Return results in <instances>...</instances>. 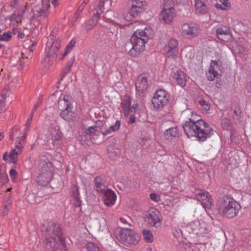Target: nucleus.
<instances>
[{
	"mask_svg": "<svg viewBox=\"0 0 251 251\" xmlns=\"http://www.w3.org/2000/svg\"><path fill=\"white\" fill-rule=\"evenodd\" d=\"M178 134V132L176 126L169 128L164 132L165 138L168 141L172 140L177 136Z\"/></svg>",
	"mask_w": 251,
	"mask_h": 251,
	"instance_id": "nucleus-26",
	"label": "nucleus"
},
{
	"mask_svg": "<svg viewBox=\"0 0 251 251\" xmlns=\"http://www.w3.org/2000/svg\"><path fill=\"white\" fill-rule=\"evenodd\" d=\"M182 35L186 39H193L200 33L199 26L194 23H184L181 26Z\"/></svg>",
	"mask_w": 251,
	"mask_h": 251,
	"instance_id": "nucleus-7",
	"label": "nucleus"
},
{
	"mask_svg": "<svg viewBox=\"0 0 251 251\" xmlns=\"http://www.w3.org/2000/svg\"><path fill=\"white\" fill-rule=\"evenodd\" d=\"M126 218H127V219H125L124 218H120V221H121V223H122L125 225H129V224L128 223V220H130V218L128 217H126Z\"/></svg>",
	"mask_w": 251,
	"mask_h": 251,
	"instance_id": "nucleus-51",
	"label": "nucleus"
},
{
	"mask_svg": "<svg viewBox=\"0 0 251 251\" xmlns=\"http://www.w3.org/2000/svg\"><path fill=\"white\" fill-rule=\"evenodd\" d=\"M61 46V44L57 41L53 42L51 45L48 43L46 48V53H49L51 56H54L56 59Z\"/></svg>",
	"mask_w": 251,
	"mask_h": 251,
	"instance_id": "nucleus-21",
	"label": "nucleus"
},
{
	"mask_svg": "<svg viewBox=\"0 0 251 251\" xmlns=\"http://www.w3.org/2000/svg\"><path fill=\"white\" fill-rule=\"evenodd\" d=\"M218 208L224 217L231 219L237 215L241 207L232 198L224 196L218 201Z\"/></svg>",
	"mask_w": 251,
	"mask_h": 251,
	"instance_id": "nucleus-4",
	"label": "nucleus"
},
{
	"mask_svg": "<svg viewBox=\"0 0 251 251\" xmlns=\"http://www.w3.org/2000/svg\"><path fill=\"white\" fill-rule=\"evenodd\" d=\"M178 42L175 39H171L165 46L164 50L167 58L175 59L178 54Z\"/></svg>",
	"mask_w": 251,
	"mask_h": 251,
	"instance_id": "nucleus-11",
	"label": "nucleus"
},
{
	"mask_svg": "<svg viewBox=\"0 0 251 251\" xmlns=\"http://www.w3.org/2000/svg\"><path fill=\"white\" fill-rule=\"evenodd\" d=\"M26 5H24V6L21 7L20 8V9L19 10V11H18V20L17 21V23L21 22V16L22 15H23L25 12V11H26Z\"/></svg>",
	"mask_w": 251,
	"mask_h": 251,
	"instance_id": "nucleus-40",
	"label": "nucleus"
},
{
	"mask_svg": "<svg viewBox=\"0 0 251 251\" xmlns=\"http://www.w3.org/2000/svg\"><path fill=\"white\" fill-rule=\"evenodd\" d=\"M100 132L102 134L103 136H106L108 134H109L111 132H112V131L110 130L109 128L108 129H106L105 130L103 131H101Z\"/></svg>",
	"mask_w": 251,
	"mask_h": 251,
	"instance_id": "nucleus-56",
	"label": "nucleus"
},
{
	"mask_svg": "<svg viewBox=\"0 0 251 251\" xmlns=\"http://www.w3.org/2000/svg\"><path fill=\"white\" fill-rule=\"evenodd\" d=\"M95 115H99L100 117V118L101 115H103V111H96V112L95 113Z\"/></svg>",
	"mask_w": 251,
	"mask_h": 251,
	"instance_id": "nucleus-62",
	"label": "nucleus"
},
{
	"mask_svg": "<svg viewBox=\"0 0 251 251\" xmlns=\"http://www.w3.org/2000/svg\"><path fill=\"white\" fill-rule=\"evenodd\" d=\"M151 32L149 27H145L144 30L137 29L134 32L130 39L132 47L128 52L129 55L136 57L144 51Z\"/></svg>",
	"mask_w": 251,
	"mask_h": 251,
	"instance_id": "nucleus-3",
	"label": "nucleus"
},
{
	"mask_svg": "<svg viewBox=\"0 0 251 251\" xmlns=\"http://www.w3.org/2000/svg\"><path fill=\"white\" fill-rule=\"evenodd\" d=\"M100 16V13L97 12L90 20L86 22L85 28L87 31L91 30L95 26L99 19Z\"/></svg>",
	"mask_w": 251,
	"mask_h": 251,
	"instance_id": "nucleus-29",
	"label": "nucleus"
},
{
	"mask_svg": "<svg viewBox=\"0 0 251 251\" xmlns=\"http://www.w3.org/2000/svg\"><path fill=\"white\" fill-rule=\"evenodd\" d=\"M199 104L201 106L199 108L201 109V110H209L210 109V104L208 103L204 100H201L199 101Z\"/></svg>",
	"mask_w": 251,
	"mask_h": 251,
	"instance_id": "nucleus-39",
	"label": "nucleus"
},
{
	"mask_svg": "<svg viewBox=\"0 0 251 251\" xmlns=\"http://www.w3.org/2000/svg\"><path fill=\"white\" fill-rule=\"evenodd\" d=\"M222 62L221 61L212 60L208 71L206 72V76L210 81L213 80L218 75L217 70H220Z\"/></svg>",
	"mask_w": 251,
	"mask_h": 251,
	"instance_id": "nucleus-15",
	"label": "nucleus"
},
{
	"mask_svg": "<svg viewBox=\"0 0 251 251\" xmlns=\"http://www.w3.org/2000/svg\"><path fill=\"white\" fill-rule=\"evenodd\" d=\"M74 100L71 96L60 94L58 101V110H70L73 108Z\"/></svg>",
	"mask_w": 251,
	"mask_h": 251,
	"instance_id": "nucleus-12",
	"label": "nucleus"
},
{
	"mask_svg": "<svg viewBox=\"0 0 251 251\" xmlns=\"http://www.w3.org/2000/svg\"><path fill=\"white\" fill-rule=\"evenodd\" d=\"M188 137L195 136L199 141L203 142L213 134L214 130L203 120L198 118H190L183 126Z\"/></svg>",
	"mask_w": 251,
	"mask_h": 251,
	"instance_id": "nucleus-1",
	"label": "nucleus"
},
{
	"mask_svg": "<svg viewBox=\"0 0 251 251\" xmlns=\"http://www.w3.org/2000/svg\"><path fill=\"white\" fill-rule=\"evenodd\" d=\"M70 69L66 67L63 70V72L62 73V77L60 81H58L57 83H59L60 81L63 79V78L64 77V76L66 75L67 74H68L70 71Z\"/></svg>",
	"mask_w": 251,
	"mask_h": 251,
	"instance_id": "nucleus-46",
	"label": "nucleus"
},
{
	"mask_svg": "<svg viewBox=\"0 0 251 251\" xmlns=\"http://www.w3.org/2000/svg\"><path fill=\"white\" fill-rule=\"evenodd\" d=\"M27 30V29H25L22 30L21 29L14 28L13 33L15 35H17L20 39H23L25 36V33L24 31Z\"/></svg>",
	"mask_w": 251,
	"mask_h": 251,
	"instance_id": "nucleus-35",
	"label": "nucleus"
},
{
	"mask_svg": "<svg viewBox=\"0 0 251 251\" xmlns=\"http://www.w3.org/2000/svg\"><path fill=\"white\" fill-rule=\"evenodd\" d=\"M19 0H12L10 5L11 7L15 8L19 3Z\"/></svg>",
	"mask_w": 251,
	"mask_h": 251,
	"instance_id": "nucleus-53",
	"label": "nucleus"
},
{
	"mask_svg": "<svg viewBox=\"0 0 251 251\" xmlns=\"http://www.w3.org/2000/svg\"><path fill=\"white\" fill-rule=\"evenodd\" d=\"M12 38V34L10 32H5L0 36V41L8 42Z\"/></svg>",
	"mask_w": 251,
	"mask_h": 251,
	"instance_id": "nucleus-37",
	"label": "nucleus"
},
{
	"mask_svg": "<svg viewBox=\"0 0 251 251\" xmlns=\"http://www.w3.org/2000/svg\"><path fill=\"white\" fill-rule=\"evenodd\" d=\"M194 51L193 50H191L190 51H189L188 54L186 55V57L187 56H189V57L190 58H192V57H193L194 55Z\"/></svg>",
	"mask_w": 251,
	"mask_h": 251,
	"instance_id": "nucleus-61",
	"label": "nucleus"
},
{
	"mask_svg": "<svg viewBox=\"0 0 251 251\" xmlns=\"http://www.w3.org/2000/svg\"><path fill=\"white\" fill-rule=\"evenodd\" d=\"M75 44V41L72 40L66 46L64 52L60 57V60H63L65 56L73 50Z\"/></svg>",
	"mask_w": 251,
	"mask_h": 251,
	"instance_id": "nucleus-33",
	"label": "nucleus"
},
{
	"mask_svg": "<svg viewBox=\"0 0 251 251\" xmlns=\"http://www.w3.org/2000/svg\"><path fill=\"white\" fill-rule=\"evenodd\" d=\"M104 6V3L102 1H100L99 4V10H97V12H98L100 13V14L102 12V8Z\"/></svg>",
	"mask_w": 251,
	"mask_h": 251,
	"instance_id": "nucleus-55",
	"label": "nucleus"
},
{
	"mask_svg": "<svg viewBox=\"0 0 251 251\" xmlns=\"http://www.w3.org/2000/svg\"><path fill=\"white\" fill-rule=\"evenodd\" d=\"M100 131V128L98 126H90L87 128H83L80 134L81 140L85 142L88 138L90 139L92 136L97 134V133H99Z\"/></svg>",
	"mask_w": 251,
	"mask_h": 251,
	"instance_id": "nucleus-19",
	"label": "nucleus"
},
{
	"mask_svg": "<svg viewBox=\"0 0 251 251\" xmlns=\"http://www.w3.org/2000/svg\"><path fill=\"white\" fill-rule=\"evenodd\" d=\"M58 94V92H55V93H54L50 97V100H54L55 98L56 97V96H57V95Z\"/></svg>",
	"mask_w": 251,
	"mask_h": 251,
	"instance_id": "nucleus-63",
	"label": "nucleus"
},
{
	"mask_svg": "<svg viewBox=\"0 0 251 251\" xmlns=\"http://www.w3.org/2000/svg\"><path fill=\"white\" fill-rule=\"evenodd\" d=\"M195 193L197 196V199L201 201L203 206L209 208L211 206L212 202L209 193L202 190H196Z\"/></svg>",
	"mask_w": 251,
	"mask_h": 251,
	"instance_id": "nucleus-16",
	"label": "nucleus"
},
{
	"mask_svg": "<svg viewBox=\"0 0 251 251\" xmlns=\"http://www.w3.org/2000/svg\"><path fill=\"white\" fill-rule=\"evenodd\" d=\"M18 153L15 149L11 151L9 154V158L11 160L10 162H12L13 163H16L17 161Z\"/></svg>",
	"mask_w": 251,
	"mask_h": 251,
	"instance_id": "nucleus-36",
	"label": "nucleus"
},
{
	"mask_svg": "<svg viewBox=\"0 0 251 251\" xmlns=\"http://www.w3.org/2000/svg\"><path fill=\"white\" fill-rule=\"evenodd\" d=\"M75 61V57L73 56L71 57L70 60L68 61L66 66L67 67L70 68L71 69L74 61Z\"/></svg>",
	"mask_w": 251,
	"mask_h": 251,
	"instance_id": "nucleus-48",
	"label": "nucleus"
},
{
	"mask_svg": "<svg viewBox=\"0 0 251 251\" xmlns=\"http://www.w3.org/2000/svg\"><path fill=\"white\" fill-rule=\"evenodd\" d=\"M41 173L38 178V182L42 185H46L48 183L53 185L54 180L51 179L52 176V164L50 162H41L39 164Z\"/></svg>",
	"mask_w": 251,
	"mask_h": 251,
	"instance_id": "nucleus-5",
	"label": "nucleus"
},
{
	"mask_svg": "<svg viewBox=\"0 0 251 251\" xmlns=\"http://www.w3.org/2000/svg\"><path fill=\"white\" fill-rule=\"evenodd\" d=\"M146 3L144 1L134 0L131 1V7L128 11V15L131 18L137 17L140 13L144 12L146 9Z\"/></svg>",
	"mask_w": 251,
	"mask_h": 251,
	"instance_id": "nucleus-10",
	"label": "nucleus"
},
{
	"mask_svg": "<svg viewBox=\"0 0 251 251\" xmlns=\"http://www.w3.org/2000/svg\"><path fill=\"white\" fill-rule=\"evenodd\" d=\"M143 107L142 105L138 102V101H133V104H131L130 109L133 110H136V109H141Z\"/></svg>",
	"mask_w": 251,
	"mask_h": 251,
	"instance_id": "nucleus-43",
	"label": "nucleus"
},
{
	"mask_svg": "<svg viewBox=\"0 0 251 251\" xmlns=\"http://www.w3.org/2000/svg\"><path fill=\"white\" fill-rule=\"evenodd\" d=\"M233 114H234V115H233V118L235 119V118H236V117L235 116H236L237 117L238 116L241 114V111L234 110V111H233Z\"/></svg>",
	"mask_w": 251,
	"mask_h": 251,
	"instance_id": "nucleus-59",
	"label": "nucleus"
},
{
	"mask_svg": "<svg viewBox=\"0 0 251 251\" xmlns=\"http://www.w3.org/2000/svg\"><path fill=\"white\" fill-rule=\"evenodd\" d=\"M60 115L63 119L68 121L75 120L77 117V114L75 111H62Z\"/></svg>",
	"mask_w": 251,
	"mask_h": 251,
	"instance_id": "nucleus-27",
	"label": "nucleus"
},
{
	"mask_svg": "<svg viewBox=\"0 0 251 251\" xmlns=\"http://www.w3.org/2000/svg\"><path fill=\"white\" fill-rule=\"evenodd\" d=\"M33 112H32L30 114V118H29L27 121H26V126L27 127V130L28 129L29 126H30L31 124V121H32V118H33ZM26 130V129H25V131Z\"/></svg>",
	"mask_w": 251,
	"mask_h": 251,
	"instance_id": "nucleus-47",
	"label": "nucleus"
},
{
	"mask_svg": "<svg viewBox=\"0 0 251 251\" xmlns=\"http://www.w3.org/2000/svg\"><path fill=\"white\" fill-rule=\"evenodd\" d=\"M81 251H102L97 245L93 243H88L82 247Z\"/></svg>",
	"mask_w": 251,
	"mask_h": 251,
	"instance_id": "nucleus-32",
	"label": "nucleus"
},
{
	"mask_svg": "<svg viewBox=\"0 0 251 251\" xmlns=\"http://www.w3.org/2000/svg\"><path fill=\"white\" fill-rule=\"evenodd\" d=\"M5 98L3 96L0 98V110L4 108Z\"/></svg>",
	"mask_w": 251,
	"mask_h": 251,
	"instance_id": "nucleus-50",
	"label": "nucleus"
},
{
	"mask_svg": "<svg viewBox=\"0 0 251 251\" xmlns=\"http://www.w3.org/2000/svg\"><path fill=\"white\" fill-rule=\"evenodd\" d=\"M191 118H198L199 119H200V116L195 111H192L191 113Z\"/></svg>",
	"mask_w": 251,
	"mask_h": 251,
	"instance_id": "nucleus-58",
	"label": "nucleus"
},
{
	"mask_svg": "<svg viewBox=\"0 0 251 251\" xmlns=\"http://www.w3.org/2000/svg\"><path fill=\"white\" fill-rule=\"evenodd\" d=\"M215 7L219 9L226 10L230 6V3L228 0H218Z\"/></svg>",
	"mask_w": 251,
	"mask_h": 251,
	"instance_id": "nucleus-31",
	"label": "nucleus"
},
{
	"mask_svg": "<svg viewBox=\"0 0 251 251\" xmlns=\"http://www.w3.org/2000/svg\"><path fill=\"white\" fill-rule=\"evenodd\" d=\"M78 189L77 185L75 184L72 185L71 187L70 195L74 199V204L75 207H79L81 204Z\"/></svg>",
	"mask_w": 251,
	"mask_h": 251,
	"instance_id": "nucleus-23",
	"label": "nucleus"
},
{
	"mask_svg": "<svg viewBox=\"0 0 251 251\" xmlns=\"http://www.w3.org/2000/svg\"><path fill=\"white\" fill-rule=\"evenodd\" d=\"M120 125V121L119 120H117L116 121L114 126H111L109 127V128L110 129L112 132H114L119 129Z\"/></svg>",
	"mask_w": 251,
	"mask_h": 251,
	"instance_id": "nucleus-41",
	"label": "nucleus"
},
{
	"mask_svg": "<svg viewBox=\"0 0 251 251\" xmlns=\"http://www.w3.org/2000/svg\"><path fill=\"white\" fill-rule=\"evenodd\" d=\"M62 235L58 224L53 223L47 227L44 233L46 239V251H67L65 239Z\"/></svg>",
	"mask_w": 251,
	"mask_h": 251,
	"instance_id": "nucleus-2",
	"label": "nucleus"
},
{
	"mask_svg": "<svg viewBox=\"0 0 251 251\" xmlns=\"http://www.w3.org/2000/svg\"><path fill=\"white\" fill-rule=\"evenodd\" d=\"M173 78L175 83L181 87L185 86L186 83V76L185 73L181 71H176L173 75Z\"/></svg>",
	"mask_w": 251,
	"mask_h": 251,
	"instance_id": "nucleus-22",
	"label": "nucleus"
},
{
	"mask_svg": "<svg viewBox=\"0 0 251 251\" xmlns=\"http://www.w3.org/2000/svg\"><path fill=\"white\" fill-rule=\"evenodd\" d=\"M103 193L104 195L102 201L104 204L108 207H110L114 204L116 200V195L114 192L111 190L107 189Z\"/></svg>",
	"mask_w": 251,
	"mask_h": 251,
	"instance_id": "nucleus-20",
	"label": "nucleus"
},
{
	"mask_svg": "<svg viewBox=\"0 0 251 251\" xmlns=\"http://www.w3.org/2000/svg\"><path fill=\"white\" fill-rule=\"evenodd\" d=\"M9 158V154H8L7 152H6L3 155V159L5 161H7Z\"/></svg>",
	"mask_w": 251,
	"mask_h": 251,
	"instance_id": "nucleus-60",
	"label": "nucleus"
},
{
	"mask_svg": "<svg viewBox=\"0 0 251 251\" xmlns=\"http://www.w3.org/2000/svg\"><path fill=\"white\" fill-rule=\"evenodd\" d=\"M136 94L143 97L148 88V78L145 75H141L137 78L135 83Z\"/></svg>",
	"mask_w": 251,
	"mask_h": 251,
	"instance_id": "nucleus-13",
	"label": "nucleus"
},
{
	"mask_svg": "<svg viewBox=\"0 0 251 251\" xmlns=\"http://www.w3.org/2000/svg\"><path fill=\"white\" fill-rule=\"evenodd\" d=\"M120 238L125 243L136 245L140 240V236L131 229H126L120 233Z\"/></svg>",
	"mask_w": 251,
	"mask_h": 251,
	"instance_id": "nucleus-9",
	"label": "nucleus"
},
{
	"mask_svg": "<svg viewBox=\"0 0 251 251\" xmlns=\"http://www.w3.org/2000/svg\"><path fill=\"white\" fill-rule=\"evenodd\" d=\"M150 198L151 200L155 202H158L160 200L159 195L156 193H151L150 194Z\"/></svg>",
	"mask_w": 251,
	"mask_h": 251,
	"instance_id": "nucleus-44",
	"label": "nucleus"
},
{
	"mask_svg": "<svg viewBox=\"0 0 251 251\" xmlns=\"http://www.w3.org/2000/svg\"><path fill=\"white\" fill-rule=\"evenodd\" d=\"M171 2L170 0H164V7L161 11L160 18L166 24L172 22L176 16L175 10L173 7H168L167 4Z\"/></svg>",
	"mask_w": 251,
	"mask_h": 251,
	"instance_id": "nucleus-8",
	"label": "nucleus"
},
{
	"mask_svg": "<svg viewBox=\"0 0 251 251\" xmlns=\"http://www.w3.org/2000/svg\"><path fill=\"white\" fill-rule=\"evenodd\" d=\"M95 186L97 188V191L98 192L103 193L106 190V186L105 180L103 175L97 176L95 178Z\"/></svg>",
	"mask_w": 251,
	"mask_h": 251,
	"instance_id": "nucleus-24",
	"label": "nucleus"
},
{
	"mask_svg": "<svg viewBox=\"0 0 251 251\" xmlns=\"http://www.w3.org/2000/svg\"><path fill=\"white\" fill-rule=\"evenodd\" d=\"M131 104V98L127 95L121 97V107L123 110H130Z\"/></svg>",
	"mask_w": 251,
	"mask_h": 251,
	"instance_id": "nucleus-28",
	"label": "nucleus"
},
{
	"mask_svg": "<svg viewBox=\"0 0 251 251\" xmlns=\"http://www.w3.org/2000/svg\"><path fill=\"white\" fill-rule=\"evenodd\" d=\"M0 179L2 184H6L9 180L8 175L5 173H1L0 175Z\"/></svg>",
	"mask_w": 251,
	"mask_h": 251,
	"instance_id": "nucleus-42",
	"label": "nucleus"
},
{
	"mask_svg": "<svg viewBox=\"0 0 251 251\" xmlns=\"http://www.w3.org/2000/svg\"><path fill=\"white\" fill-rule=\"evenodd\" d=\"M170 99V95L164 89L157 90L152 98V102L153 106L156 109L163 108L166 105Z\"/></svg>",
	"mask_w": 251,
	"mask_h": 251,
	"instance_id": "nucleus-6",
	"label": "nucleus"
},
{
	"mask_svg": "<svg viewBox=\"0 0 251 251\" xmlns=\"http://www.w3.org/2000/svg\"><path fill=\"white\" fill-rule=\"evenodd\" d=\"M135 117L134 115H131L130 116V118H129V122L130 124H133V123H135Z\"/></svg>",
	"mask_w": 251,
	"mask_h": 251,
	"instance_id": "nucleus-57",
	"label": "nucleus"
},
{
	"mask_svg": "<svg viewBox=\"0 0 251 251\" xmlns=\"http://www.w3.org/2000/svg\"><path fill=\"white\" fill-rule=\"evenodd\" d=\"M142 233L146 242L148 243H151L153 240V236L150 230L143 229Z\"/></svg>",
	"mask_w": 251,
	"mask_h": 251,
	"instance_id": "nucleus-34",
	"label": "nucleus"
},
{
	"mask_svg": "<svg viewBox=\"0 0 251 251\" xmlns=\"http://www.w3.org/2000/svg\"><path fill=\"white\" fill-rule=\"evenodd\" d=\"M160 216V212L157 209L154 208L150 209L148 216L150 224L156 227H159L161 222Z\"/></svg>",
	"mask_w": 251,
	"mask_h": 251,
	"instance_id": "nucleus-17",
	"label": "nucleus"
},
{
	"mask_svg": "<svg viewBox=\"0 0 251 251\" xmlns=\"http://www.w3.org/2000/svg\"><path fill=\"white\" fill-rule=\"evenodd\" d=\"M17 176L18 173L16 172V171L14 169H12L10 171V176L11 179L13 180H14L15 179L17 178Z\"/></svg>",
	"mask_w": 251,
	"mask_h": 251,
	"instance_id": "nucleus-45",
	"label": "nucleus"
},
{
	"mask_svg": "<svg viewBox=\"0 0 251 251\" xmlns=\"http://www.w3.org/2000/svg\"><path fill=\"white\" fill-rule=\"evenodd\" d=\"M11 206V204L10 203H8L7 204H6L3 209V211L2 212V215L5 216L7 215L8 211H9V207Z\"/></svg>",
	"mask_w": 251,
	"mask_h": 251,
	"instance_id": "nucleus-49",
	"label": "nucleus"
},
{
	"mask_svg": "<svg viewBox=\"0 0 251 251\" xmlns=\"http://www.w3.org/2000/svg\"><path fill=\"white\" fill-rule=\"evenodd\" d=\"M195 10L199 14L204 15L208 13L209 3L207 0H194Z\"/></svg>",
	"mask_w": 251,
	"mask_h": 251,
	"instance_id": "nucleus-18",
	"label": "nucleus"
},
{
	"mask_svg": "<svg viewBox=\"0 0 251 251\" xmlns=\"http://www.w3.org/2000/svg\"><path fill=\"white\" fill-rule=\"evenodd\" d=\"M86 5V2L84 1L79 6L78 11L75 13V16L73 17V19H74V21H76L77 18L78 17L80 13L83 10L84 7Z\"/></svg>",
	"mask_w": 251,
	"mask_h": 251,
	"instance_id": "nucleus-38",
	"label": "nucleus"
},
{
	"mask_svg": "<svg viewBox=\"0 0 251 251\" xmlns=\"http://www.w3.org/2000/svg\"><path fill=\"white\" fill-rule=\"evenodd\" d=\"M25 136L24 135L23 136L21 137V139H20V141H19V144L20 145H22L25 142Z\"/></svg>",
	"mask_w": 251,
	"mask_h": 251,
	"instance_id": "nucleus-64",
	"label": "nucleus"
},
{
	"mask_svg": "<svg viewBox=\"0 0 251 251\" xmlns=\"http://www.w3.org/2000/svg\"><path fill=\"white\" fill-rule=\"evenodd\" d=\"M104 121L99 119L96 121V125L95 126H100V131L101 130V126L103 125Z\"/></svg>",
	"mask_w": 251,
	"mask_h": 251,
	"instance_id": "nucleus-52",
	"label": "nucleus"
},
{
	"mask_svg": "<svg viewBox=\"0 0 251 251\" xmlns=\"http://www.w3.org/2000/svg\"><path fill=\"white\" fill-rule=\"evenodd\" d=\"M216 34L218 39L226 41V37L231 36L230 29L226 26L219 28L217 29Z\"/></svg>",
	"mask_w": 251,
	"mask_h": 251,
	"instance_id": "nucleus-25",
	"label": "nucleus"
},
{
	"mask_svg": "<svg viewBox=\"0 0 251 251\" xmlns=\"http://www.w3.org/2000/svg\"><path fill=\"white\" fill-rule=\"evenodd\" d=\"M45 57L44 59L42 61V63L46 67H50L53 64L56 60L54 56H51L49 53Z\"/></svg>",
	"mask_w": 251,
	"mask_h": 251,
	"instance_id": "nucleus-30",
	"label": "nucleus"
},
{
	"mask_svg": "<svg viewBox=\"0 0 251 251\" xmlns=\"http://www.w3.org/2000/svg\"><path fill=\"white\" fill-rule=\"evenodd\" d=\"M50 1L42 0L34 9V14L37 17L46 18L49 14Z\"/></svg>",
	"mask_w": 251,
	"mask_h": 251,
	"instance_id": "nucleus-14",
	"label": "nucleus"
},
{
	"mask_svg": "<svg viewBox=\"0 0 251 251\" xmlns=\"http://www.w3.org/2000/svg\"><path fill=\"white\" fill-rule=\"evenodd\" d=\"M175 1L178 3L182 5H185L187 4L189 0H175Z\"/></svg>",
	"mask_w": 251,
	"mask_h": 251,
	"instance_id": "nucleus-54",
	"label": "nucleus"
}]
</instances>
